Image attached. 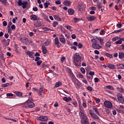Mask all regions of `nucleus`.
<instances>
[{
	"mask_svg": "<svg viewBox=\"0 0 124 124\" xmlns=\"http://www.w3.org/2000/svg\"><path fill=\"white\" fill-rule=\"evenodd\" d=\"M79 115L80 118L81 124H90L89 118H88V116L85 114V109H84V108L81 107L79 108Z\"/></svg>",
	"mask_w": 124,
	"mask_h": 124,
	"instance_id": "1",
	"label": "nucleus"
},
{
	"mask_svg": "<svg viewBox=\"0 0 124 124\" xmlns=\"http://www.w3.org/2000/svg\"><path fill=\"white\" fill-rule=\"evenodd\" d=\"M74 63L75 66L81 67V62H82V57L78 53H76L73 56Z\"/></svg>",
	"mask_w": 124,
	"mask_h": 124,
	"instance_id": "2",
	"label": "nucleus"
},
{
	"mask_svg": "<svg viewBox=\"0 0 124 124\" xmlns=\"http://www.w3.org/2000/svg\"><path fill=\"white\" fill-rule=\"evenodd\" d=\"M43 89H44V87L43 86H40L39 90L34 87L32 88V90L33 92L38 93L39 96H41L42 95V93H44V92L43 91Z\"/></svg>",
	"mask_w": 124,
	"mask_h": 124,
	"instance_id": "3",
	"label": "nucleus"
},
{
	"mask_svg": "<svg viewBox=\"0 0 124 124\" xmlns=\"http://www.w3.org/2000/svg\"><path fill=\"white\" fill-rule=\"evenodd\" d=\"M117 97L118 101H119L120 103H122V104H124V98L123 97V94L120 93H117Z\"/></svg>",
	"mask_w": 124,
	"mask_h": 124,
	"instance_id": "4",
	"label": "nucleus"
},
{
	"mask_svg": "<svg viewBox=\"0 0 124 124\" xmlns=\"http://www.w3.org/2000/svg\"><path fill=\"white\" fill-rule=\"evenodd\" d=\"M104 105H105V107L107 108H108L109 109H111V108H113V104L110 101H106L104 103Z\"/></svg>",
	"mask_w": 124,
	"mask_h": 124,
	"instance_id": "5",
	"label": "nucleus"
},
{
	"mask_svg": "<svg viewBox=\"0 0 124 124\" xmlns=\"http://www.w3.org/2000/svg\"><path fill=\"white\" fill-rule=\"evenodd\" d=\"M68 73L70 74L69 75L70 78H71L72 81L74 83L75 82V79H76V77H75V76L72 72L71 69H69Z\"/></svg>",
	"mask_w": 124,
	"mask_h": 124,
	"instance_id": "6",
	"label": "nucleus"
},
{
	"mask_svg": "<svg viewBox=\"0 0 124 124\" xmlns=\"http://www.w3.org/2000/svg\"><path fill=\"white\" fill-rule=\"evenodd\" d=\"M89 112L93 119H94V120H99V117L97 116V115H96V114H95L94 113H93V110L92 109H89Z\"/></svg>",
	"mask_w": 124,
	"mask_h": 124,
	"instance_id": "7",
	"label": "nucleus"
},
{
	"mask_svg": "<svg viewBox=\"0 0 124 124\" xmlns=\"http://www.w3.org/2000/svg\"><path fill=\"white\" fill-rule=\"evenodd\" d=\"M54 44L56 46H57V48H61V46L62 44L60 43V41H59V38L58 37H55L54 39Z\"/></svg>",
	"mask_w": 124,
	"mask_h": 124,
	"instance_id": "8",
	"label": "nucleus"
},
{
	"mask_svg": "<svg viewBox=\"0 0 124 124\" xmlns=\"http://www.w3.org/2000/svg\"><path fill=\"white\" fill-rule=\"evenodd\" d=\"M27 102L28 103L29 108H33L35 107V105L34 103L31 102V100H30V99L27 101Z\"/></svg>",
	"mask_w": 124,
	"mask_h": 124,
	"instance_id": "9",
	"label": "nucleus"
},
{
	"mask_svg": "<svg viewBox=\"0 0 124 124\" xmlns=\"http://www.w3.org/2000/svg\"><path fill=\"white\" fill-rule=\"evenodd\" d=\"M37 121H41L42 122H46L48 121V117L45 116H40L37 118Z\"/></svg>",
	"mask_w": 124,
	"mask_h": 124,
	"instance_id": "10",
	"label": "nucleus"
},
{
	"mask_svg": "<svg viewBox=\"0 0 124 124\" xmlns=\"http://www.w3.org/2000/svg\"><path fill=\"white\" fill-rule=\"evenodd\" d=\"M26 54H27L29 58H31V59H32V58H33V56L34 55V53L30 50H27L26 52Z\"/></svg>",
	"mask_w": 124,
	"mask_h": 124,
	"instance_id": "11",
	"label": "nucleus"
},
{
	"mask_svg": "<svg viewBox=\"0 0 124 124\" xmlns=\"http://www.w3.org/2000/svg\"><path fill=\"white\" fill-rule=\"evenodd\" d=\"M92 47L93 48V49H101V48H102V46H100L99 44H97V43L96 44H92Z\"/></svg>",
	"mask_w": 124,
	"mask_h": 124,
	"instance_id": "12",
	"label": "nucleus"
},
{
	"mask_svg": "<svg viewBox=\"0 0 124 124\" xmlns=\"http://www.w3.org/2000/svg\"><path fill=\"white\" fill-rule=\"evenodd\" d=\"M42 17L44 18V19L45 20V21H47V22H49V23H51V21L49 20V18H48V16L46 14L43 13L42 14Z\"/></svg>",
	"mask_w": 124,
	"mask_h": 124,
	"instance_id": "13",
	"label": "nucleus"
},
{
	"mask_svg": "<svg viewBox=\"0 0 124 124\" xmlns=\"http://www.w3.org/2000/svg\"><path fill=\"white\" fill-rule=\"evenodd\" d=\"M86 19H87L88 21H93V20L96 19V17H95V16H87Z\"/></svg>",
	"mask_w": 124,
	"mask_h": 124,
	"instance_id": "14",
	"label": "nucleus"
},
{
	"mask_svg": "<svg viewBox=\"0 0 124 124\" xmlns=\"http://www.w3.org/2000/svg\"><path fill=\"white\" fill-rule=\"evenodd\" d=\"M96 39L99 40L101 45H104V42H103V41H104V39H102L100 37H96Z\"/></svg>",
	"mask_w": 124,
	"mask_h": 124,
	"instance_id": "15",
	"label": "nucleus"
},
{
	"mask_svg": "<svg viewBox=\"0 0 124 124\" xmlns=\"http://www.w3.org/2000/svg\"><path fill=\"white\" fill-rule=\"evenodd\" d=\"M75 11L72 8H69L68 10V14L70 16H72L74 14Z\"/></svg>",
	"mask_w": 124,
	"mask_h": 124,
	"instance_id": "16",
	"label": "nucleus"
},
{
	"mask_svg": "<svg viewBox=\"0 0 124 124\" xmlns=\"http://www.w3.org/2000/svg\"><path fill=\"white\" fill-rule=\"evenodd\" d=\"M108 67L110 68V69H116L117 68V67H116V65L108 63Z\"/></svg>",
	"mask_w": 124,
	"mask_h": 124,
	"instance_id": "17",
	"label": "nucleus"
},
{
	"mask_svg": "<svg viewBox=\"0 0 124 124\" xmlns=\"http://www.w3.org/2000/svg\"><path fill=\"white\" fill-rule=\"evenodd\" d=\"M21 105L23 107V108H25L26 109H29V106L27 101L24 103H21Z\"/></svg>",
	"mask_w": 124,
	"mask_h": 124,
	"instance_id": "18",
	"label": "nucleus"
},
{
	"mask_svg": "<svg viewBox=\"0 0 124 124\" xmlns=\"http://www.w3.org/2000/svg\"><path fill=\"white\" fill-rule=\"evenodd\" d=\"M63 100L66 101V102H69L70 101L72 100V98L70 97H64L63 98Z\"/></svg>",
	"mask_w": 124,
	"mask_h": 124,
	"instance_id": "19",
	"label": "nucleus"
},
{
	"mask_svg": "<svg viewBox=\"0 0 124 124\" xmlns=\"http://www.w3.org/2000/svg\"><path fill=\"white\" fill-rule=\"evenodd\" d=\"M57 29H60L62 33H65V29H64V28H63V27H62V26H59L58 27H57Z\"/></svg>",
	"mask_w": 124,
	"mask_h": 124,
	"instance_id": "20",
	"label": "nucleus"
},
{
	"mask_svg": "<svg viewBox=\"0 0 124 124\" xmlns=\"http://www.w3.org/2000/svg\"><path fill=\"white\" fill-rule=\"evenodd\" d=\"M63 4L64 5H65V6H69L71 4V3H70V1L68 0H66L63 1Z\"/></svg>",
	"mask_w": 124,
	"mask_h": 124,
	"instance_id": "21",
	"label": "nucleus"
},
{
	"mask_svg": "<svg viewBox=\"0 0 124 124\" xmlns=\"http://www.w3.org/2000/svg\"><path fill=\"white\" fill-rule=\"evenodd\" d=\"M42 53L43 54H44V55H45V54H47V49L46 48V47L45 46H42Z\"/></svg>",
	"mask_w": 124,
	"mask_h": 124,
	"instance_id": "22",
	"label": "nucleus"
},
{
	"mask_svg": "<svg viewBox=\"0 0 124 124\" xmlns=\"http://www.w3.org/2000/svg\"><path fill=\"white\" fill-rule=\"evenodd\" d=\"M31 20H33L34 21H35L37 20V16L35 15H32L30 16Z\"/></svg>",
	"mask_w": 124,
	"mask_h": 124,
	"instance_id": "23",
	"label": "nucleus"
},
{
	"mask_svg": "<svg viewBox=\"0 0 124 124\" xmlns=\"http://www.w3.org/2000/svg\"><path fill=\"white\" fill-rule=\"evenodd\" d=\"M34 25L37 28L41 27V22L40 20H37V22H35Z\"/></svg>",
	"mask_w": 124,
	"mask_h": 124,
	"instance_id": "24",
	"label": "nucleus"
},
{
	"mask_svg": "<svg viewBox=\"0 0 124 124\" xmlns=\"http://www.w3.org/2000/svg\"><path fill=\"white\" fill-rule=\"evenodd\" d=\"M119 58L121 60H122V59H124V52H119Z\"/></svg>",
	"mask_w": 124,
	"mask_h": 124,
	"instance_id": "25",
	"label": "nucleus"
},
{
	"mask_svg": "<svg viewBox=\"0 0 124 124\" xmlns=\"http://www.w3.org/2000/svg\"><path fill=\"white\" fill-rule=\"evenodd\" d=\"M60 86H62V83L61 81L57 82L55 85L56 88H59Z\"/></svg>",
	"mask_w": 124,
	"mask_h": 124,
	"instance_id": "26",
	"label": "nucleus"
},
{
	"mask_svg": "<svg viewBox=\"0 0 124 124\" xmlns=\"http://www.w3.org/2000/svg\"><path fill=\"white\" fill-rule=\"evenodd\" d=\"M59 40L61 43H62L63 44H64L65 43V38L64 37H60Z\"/></svg>",
	"mask_w": 124,
	"mask_h": 124,
	"instance_id": "27",
	"label": "nucleus"
},
{
	"mask_svg": "<svg viewBox=\"0 0 124 124\" xmlns=\"http://www.w3.org/2000/svg\"><path fill=\"white\" fill-rule=\"evenodd\" d=\"M15 93L17 95V96L21 97L23 96V93L22 92H19L18 91L15 92Z\"/></svg>",
	"mask_w": 124,
	"mask_h": 124,
	"instance_id": "28",
	"label": "nucleus"
},
{
	"mask_svg": "<svg viewBox=\"0 0 124 124\" xmlns=\"http://www.w3.org/2000/svg\"><path fill=\"white\" fill-rule=\"evenodd\" d=\"M93 111L95 112V114H97L98 116H99V111H98V108H93Z\"/></svg>",
	"mask_w": 124,
	"mask_h": 124,
	"instance_id": "29",
	"label": "nucleus"
},
{
	"mask_svg": "<svg viewBox=\"0 0 124 124\" xmlns=\"http://www.w3.org/2000/svg\"><path fill=\"white\" fill-rule=\"evenodd\" d=\"M102 4L100 2H98L97 3V7L98 9H101L102 8Z\"/></svg>",
	"mask_w": 124,
	"mask_h": 124,
	"instance_id": "30",
	"label": "nucleus"
},
{
	"mask_svg": "<svg viewBox=\"0 0 124 124\" xmlns=\"http://www.w3.org/2000/svg\"><path fill=\"white\" fill-rule=\"evenodd\" d=\"M124 30V29L121 28L118 30L114 31L112 32V33H118V32H121V31H123Z\"/></svg>",
	"mask_w": 124,
	"mask_h": 124,
	"instance_id": "31",
	"label": "nucleus"
},
{
	"mask_svg": "<svg viewBox=\"0 0 124 124\" xmlns=\"http://www.w3.org/2000/svg\"><path fill=\"white\" fill-rule=\"evenodd\" d=\"M71 103L75 107H77L78 106V104H77V101L76 100H74L72 101Z\"/></svg>",
	"mask_w": 124,
	"mask_h": 124,
	"instance_id": "32",
	"label": "nucleus"
},
{
	"mask_svg": "<svg viewBox=\"0 0 124 124\" xmlns=\"http://www.w3.org/2000/svg\"><path fill=\"white\" fill-rule=\"evenodd\" d=\"M41 68L44 69H46V68H48V65L44 63H43L41 65Z\"/></svg>",
	"mask_w": 124,
	"mask_h": 124,
	"instance_id": "33",
	"label": "nucleus"
},
{
	"mask_svg": "<svg viewBox=\"0 0 124 124\" xmlns=\"http://www.w3.org/2000/svg\"><path fill=\"white\" fill-rule=\"evenodd\" d=\"M106 56L108 57V58H109L110 59L113 58V55L111 54L106 53Z\"/></svg>",
	"mask_w": 124,
	"mask_h": 124,
	"instance_id": "34",
	"label": "nucleus"
},
{
	"mask_svg": "<svg viewBox=\"0 0 124 124\" xmlns=\"http://www.w3.org/2000/svg\"><path fill=\"white\" fill-rule=\"evenodd\" d=\"M107 89H108L109 90H111V91H114L115 89L114 87L111 85H108L106 86Z\"/></svg>",
	"mask_w": 124,
	"mask_h": 124,
	"instance_id": "35",
	"label": "nucleus"
},
{
	"mask_svg": "<svg viewBox=\"0 0 124 124\" xmlns=\"http://www.w3.org/2000/svg\"><path fill=\"white\" fill-rule=\"evenodd\" d=\"M58 25H59V23H58L57 21H54L52 23V27H53V28H56V27H57Z\"/></svg>",
	"mask_w": 124,
	"mask_h": 124,
	"instance_id": "36",
	"label": "nucleus"
},
{
	"mask_svg": "<svg viewBox=\"0 0 124 124\" xmlns=\"http://www.w3.org/2000/svg\"><path fill=\"white\" fill-rule=\"evenodd\" d=\"M0 2H1L4 5H6L7 3V0H0Z\"/></svg>",
	"mask_w": 124,
	"mask_h": 124,
	"instance_id": "37",
	"label": "nucleus"
},
{
	"mask_svg": "<svg viewBox=\"0 0 124 124\" xmlns=\"http://www.w3.org/2000/svg\"><path fill=\"white\" fill-rule=\"evenodd\" d=\"M54 18L57 21H61V20H62V19L60 17H59L58 16H57V15H55L54 16Z\"/></svg>",
	"mask_w": 124,
	"mask_h": 124,
	"instance_id": "38",
	"label": "nucleus"
},
{
	"mask_svg": "<svg viewBox=\"0 0 124 124\" xmlns=\"http://www.w3.org/2000/svg\"><path fill=\"white\" fill-rule=\"evenodd\" d=\"M30 42V40H29L28 38H25L24 39V43L26 44V45H28V44Z\"/></svg>",
	"mask_w": 124,
	"mask_h": 124,
	"instance_id": "39",
	"label": "nucleus"
},
{
	"mask_svg": "<svg viewBox=\"0 0 124 124\" xmlns=\"http://www.w3.org/2000/svg\"><path fill=\"white\" fill-rule=\"evenodd\" d=\"M23 3L22 0H18L17 2L18 5L19 6H21V5H23Z\"/></svg>",
	"mask_w": 124,
	"mask_h": 124,
	"instance_id": "40",
	"label": "nucleus"
},
{
	"mask_svg": "<svg viewBox=\"0 0 124 124\" xmlns=\"http://www.w3.org/2000/svg\"><path fill=\"white\" fill-rule=\"evenodd\" d=\"M121 65H123V63H118L116 64V68L119 69H123L122 67H119L118 66H121Z\"/></svg>",
	"mask_w": 124,
	"mask_h": 124,
	"instance_id": "41",
	"label": "nucleus"
},
{
	"mask_svg": "<svg viewBox=\"0 0 124 124\" xmlns=\"http://www.w3.org/2000/svg\"><path fill=\"white\" fill-rule=\"evenodd\" d=\"M105 45L107 48H109L111 46V42H108Z\"/></svg>",
	"mask_w": 124,
	"mask_h": 124,
	"instance_id": "42",
	"label": "nucleus"
},
{
	"mask_svg": "<svg viewBox=\"0 0 124 124\" xmlns=\"http://www.w3.org/2000/svg\"><path fill=\"white\" fill-rule=\"evenodd\" d=\"M1 87L2 88H6V87H8V83H6L5 84H2L1 85Z\"/></svg>",
	"mask_w": 124,
	"mask_h": 124,
	"instance_id": "43",
	"label": "nucleus"
},
{
	"mask_svg": "<svg viewBox=\"0 0 124 124\" xmlns=\"http://www.w3.org/2000/svg\"><path fill=\"white\" fill-rule=\"evenodd\" d=\"M117 90L120 93H124V89L120 87L117 88Z\"/></svg>",
	"mask_w": 124,
	"mask_h": 124,
	"instance_id": "44",
	"label": "nucleus"
},
{
	"mask_svg": "<svg viewBox=\"0 0 124 124\" xmlns=\"http://www.w3.org/2000/svg\"><path fill=\"white\" fill-rule=\"evenodd\" d=\"M91 42L93 43V44H96L97 43V41L95 39H92L91 40Z\"/></svg>",
	"mask_w": 124,
	"mask_h": 124,
	"instance_id": "45",
	"label": "nucleus"
},
{
	"mask_svg": "<svg viewBox=\"0 0 124 124\" xmlns=\"http://www.w3.org/2000/svg\"><path fill=\"white\" fill-rule=\"evenodd\" d=\"M0 58L2 61H4V56H3V53H0Z\"/></svg>",
	"mask_w": 124,
	"mask_h": 124,
	"instance_id": "46",
	"label": "nucleus"
},
{
	"mask_svg": "<svg viewBox=\"0 0 124 124\" xmlns=\"http://www.w3.org/2000/svg\"><path fill=\"white\" fill-rule=\"evenodd\" d=\"M80 71L81 73H83L84 74V73H86V70H85V68H84L83 67L80 68Z\"/></svg>",
	"mask_w": 124,
	"mask_h": 124,
	"instance_id": "47",
	"label": "nucleus"
},
{
	"mask_svg": "<svg viewBox=\"0 0 124 124\" xmlns=\"http://www.w3.org/2000/svg\"><path fill=\"white\" fill-rule=\"evenodd\" d=\"M122 26H123V24L122 23H118L116 25V27H117V28H118L119 29H121Z\"/></svg>",
	"mask_w": 124,
	"mask_h": 124,
	"instance_id": "48",
	"label": "nucleus"
},
{
	"mask_svg": "<svg viewBox=\"0 0 124 124\" xmlns=\"http://www.w3.org/2000/svg\"><path fill=\"white\" fill-rule=\"evenodd\" d=\"M45 46H49V45L50 44V42L49 41L47 40L44 43Z\"/></svg>",
	"mask_w": 124,
	"mask_h": 124,
	"instance_id": "49",
	"label": "nucleus"
},
{
	"mask_svg": "<svg viewBox=\"0 0 124 124\" xmlns=\"http://www.w3.org/2000/svg\"><path fill=\"white\" fill-rule=\"evenodd\" d=\"M37 65L39 66L42 63V61L39 60V61H37L36 62Z\"/></svg>",
	"mask_w": 124,
	"mask_h": 124,
	"instance_id": "50",
	"label": "nucleus"
},
{
	"mask_svg": "<svg viewBox=\"0 0 124 124\" xmlns=\"http://www.w3.org/2000/svg\"><path fill=\"white\" fill-rule=\"evenodd\" d=\"M89 75H90V76H93V75H94V72H93V71H90L89 72V74H88Z\"/></svg>",
	"mask_w": 124,
	"mask_h": 124,
	"instance_id": "51",
	"label": "nucleus"
},
{
	"mask_svg": "<svg viewBox=\"0 0 124 124\" xmlns=\"http://www.w3.org/2000/svg\"><path fill=\"white\" fill-rule=\"evenodd\" d=\"M13 95H14L13 93H8L6 94V96L8 97H10L11 96L12 97V96H13Z\"/></svg>",
	"mask_w": 124,
	"mask_h": 124,
	"instance_id": "52",
	"label": "nucleus"
},
{
	"mask_svg": "<svg viewBox=\"0 0 124 124\" xmlns=\"http://www.w3.org/2000/svg\"><path fill=\"white\" fill-rule=\"evenodd\" d=\"M87 89L88 91H89V92L93 91V88L91 86H88Z\"/></svg>",
	"mask_w": 124,
	"mask_h": 124,
	"instance_id": "53",
	"label": "nucleus"
},
{
	"mask_svg": "<svg viewBox=\"0 0 124 124\" xmlns=\"http://www.w3.org/2000/svg\"><path fill=\"white\" fill-rule=\"evenodd\" d=\"M74 20L75 22H76H76H78V21H80L81 19L78 18L77 17H74Z\"/></svg>",
	"mask_w": 124,
	"mask_h": 124,
	"instance_id": "54",
	"label": "nucleus"
},
{
	"mask_svg": "<svg viewBox=\"0 0 124 124\" xmlns=\"http://www.w3.org/2000/svg\"><path fill=\"white\" fill-rule=\"evenodd\" d=\"M3 27H6L7 26V22L6 21H4L2 22Z\"/></svg>",
	"mask_w": 124,
	"mask_h": 124,
	"instance_id": "55",
	"label": "nucleus"
},
{
	"mask_svg": "<svg viewBox=\"0 0 124 124\" xmlns=\"http://www.w3.org/2000/svg\"><path fill=\"white\" fill-rule=\"evenodd\" d=\"M87 78L88 79V80H92L93 79V77H90L89 76V74H87L86 75Z\"/></svg>",
	"mask_w": 124,
	"mask_h": 124,
	"instance_id": "56",
	"label": "nucleus"
},
{
	"mask_svg": "<svg viewBox=\"0 0 124 124\" xmlns=\"http://www.w3.org/2000/svg\"><path fill=\"white\" fill-rule=\"evenodd\" d=\"M78 46L79 49H81V48H83V44H82V43H79L78 45Z\"/></svg>",
	"mask_w": 124,
	"mask_h": 124,
	"instance_id": "57",
	"label": "nucleus"
},
{
	"mask_svg": "<svg viewBox=\"0 0 124 124\" xmlns=\"http://www.w3.org/2000/svg\"><path fill=\"white\" fill-rule=\"evenodd\" d=\"M94 80L95 83H98V82H99L100 81L99 78H94Z\"/></svg>",
	"mask_w": 124,
	"mask_h": 124,
	"instance_id": "58",
	"label": "nucleus"
},
{
	"mask_svg": "<svg viewBox=\"0 0 124 124\" xmlns=\"http://www.w3.org/2000/svg\"><path fill=\"white\" fill-rule=\"evenodd\" d=\"M11 30H12L13 31H14V30H16V27L15 26V25L13 24L11 27Z\"/></svg>",
	"mask_w": 124,
	"mask_h": 124,
	"instance_id": "59",
	"label": "nucleus"
},
{
	"mask_svg": "<svg viewBox=\"0 0 124 124\" xmlns=\"http://www.w3.org/2000/svg\"><path fill=\"white\" fill-rule=\"evenodd\" d=\"M41 60V58L39 57H36L35 59V62H38L39 61H40Z\"/></svg>",
	"mask_w": 124,
	"mask_h": 124,
	"instance_id": "60",
	"label": "nucleus"
},
{
	"mask_svg": "<svg viewBox=\"0 0 124 124\" xmlns=\"http://www.w3.org/2000/svg\"><path fill=\"white\" fill-rule=\"evenodd\" d=\"M64 60H66V58L65 57H62L61 58V62H62H62H64Z\"/></svg>",
	"mask_w": 124,
	"mask_h": 124,
	"instance_id": "61",
	"label": "nucleus"
},
{
	"mask_svg": "<svg viewBox=\"0 0 124 124\" xmlns=\"http://www.w3.org/2000/svg\"><path fill=\"white\" fill-rule=\"evenodd\" d=\"M7 30L8 33H11L12 32V31L11 30V29H10V27H8Z\"/></svg>",
	"mask_w": 124,
	"mask_h": 124,
	"instance_id": "62",
	"label": "nucleus"
},
{
	"mask_svg": "<svg viewBox=\"0 0 124 124\" xmlns=\"http://www.w3.org/2000/svg\"><path fill=\"white\" fill-rule=\"evenodd\" d=\"M95 103H97V104L98 103H100V99H99V98L96 99Z\"/></svg>",
	"mask_w": 124,
	"mask_h": 124,
	"instance_id": "63",
	"label": "nucleus"
},
{
	"mask_svg": "<svg viewBox=\"0 0 124 124\" xmlns=\"http://www.w3.org/2000/svg\"><path fill=\"white\" fill-rule=\"evenodd\" d=\"M123 43V42L121 40H119L116 42V44H122Z\"/></svg>",
	"mask_w": 124,
	"mask_h": 124,
	"instance_id": "64",
	"label": "nucleus"
}]
</instances>
